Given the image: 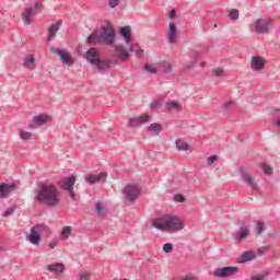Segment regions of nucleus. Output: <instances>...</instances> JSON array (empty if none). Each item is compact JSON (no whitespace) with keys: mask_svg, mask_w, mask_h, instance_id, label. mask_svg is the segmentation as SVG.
Masks as SVG:
<instances>
[{"mask_svg":"<svg viewBox=\"0 0 280 280\" xmlns=\"http://www.w3.org/2000/svg\"><path fill=\"white\" fill-rule=\"evenodd\" d=\"M36 200L46 207H58L60 205V191L56 185L43 182L38 185Z\"/></svg>","mask_w":280,"mask_h":280,"instance_id":"f257e3e1","label":"nucleus"},{"mask_svg":"<svg viewBox=\"0 0 280 280\" xmlns=\"http://www.w3.org/2000/svg\"><path fill=\"white\" fill-rule=\"evenodd\" d=\"M116 37L117 35L113 26H102L101 31L96 30L88 37V44L107 45L108 47H113Z\"/></svg>","mask_w":280,"mask_h":280,"instance_id":"f03ea898","label":"nucleus"},{"mask_svg":"<svg viewBox=\"0 0 280 280\" xmlns=\"http://www.w3.org/2000/svg\"><path fill=\"white\" fill-rule=\"evenodd\" d=\"M152 226L158 229V231H163L166 233H176V231H183L185 229V223L174 215H164L153 220Z\"/></svg>","mask_w":280,"mask_h":280,"instance_id":"7ed1b4c3","label":"nucleus"},{"mask_svg":"<svg viewBox=\"0 0 280 280\" xmlns=\"http://www.w3.org/2000/svg\"><path fill=\"white\" fill-rule=\"evenodd\" d=\"M40 12H43V1L40 0L25 8L21 14L24 25H32V16H36V14H40Z\"/></svg>","mask_w":280,"mask_h":280,"instance_id":"20e7f679","label":"nucleus"},{"mask_svg":"<svg viewBox=\"0 0 280 280\" xmlns=\"http://www.w3.org/2000/svg\"><path fill=\"white\" fill-rule=\"evenodd\" d=\"M47 231H49V228H47L46 224H44V223L36 224L31 228V233L26 237V240L30 243H32L33 246H38V244H40V240H42L40 235H43V233H47Z\"/></svg>","mask_w":280,"mask_h":280,"instance_id":"39448f33","label":"nucleus"},{"mask_svg":"<svg viewBox=\"0 0 280 280\" xmlns=\"http://www.w3.org/2000/svg\"><path fill=\"white\" fill-rule=\"evenodd\" d=\"M122 194L127 202L135 205V202H137V198H139V194H141V188L137 184H127Z\"/></svg>","mask_w":280,"mask_h":280,"instance_id":"423d86ee","label":"nucleus"},{"mask_svg":"<svg viewBox=\"0 0 280 280\" xmlns=\"http://www.w3.org/2000/svg\"><path fill=\"white\" fill-rule=\"evenodd\" d=\"M75 180H77L75 176L72 175L69 177H63L59 182V186L65 191L69 192L71 200H75V192H73V187L75 186Z\"/></svg>","mask_w":280,"mask_h":280,"instance_id":"0eeeda50","label":"nucleus"},{"mask_svg":"<svg viewBox=\"0 0 280 280\" xmlns=\"http://www.w3.org/2000/svg\"><path fill=\"white\" fill-rule=\"evenodd\" d=\"M50 51L51 54H55V56H59L61 62L67 67H71V65L75 62L71 54L66 49L50 48Z\"/></svg>","mask_w":280,"mask_h":280,"instance_id":"6e6552de","label":"nucleus"},{"mask_svg":"<svg viewBox=\"0 0 280 280\" xmlns=\"http://www.w3.org/2000/svg\"><path fill=\"white\" fill-rule=\"evenodd\" d=\"M240 267H222L214 269L213 277L217 279H226L229 277H233L236 272H238Z\"/></svg>","mask_w":280,"mask_h":280,"instance_id":"1a4fd4ad","label":"nucleus"},{"mask_svg":"<svg viewBox=\"0 0 280 280\" xmlns=\"http://www.w3.org/2000/svg\"><path fill=\"white\" fill-rule=\"evenodd\" d=\"M115 65H117V60L115 59H98L94 63V67L100 71V73H106V71L110 70Z\"/></svg>","mask_w":280,"mask_h":280,"instance_id":"9d476101","label":"nucleus"},{"mask_svg":"<svg viewBox=\"0 0 280 280\" xmlns=\"http://www.w3.org/2000/svg\"><path fill=\"white\" fill-rule=\"evenodd\" d=\"M240 174H242L244 183L248 185L254 191H259V186L257 185L256 180L253 179V175L244 168H240Z\"/></svg>","mask_w":280,"mask_h":280,"instance_id":"9b49d317","label":"nucleus"},{"mask_svg":"<svg viewBox=\"0 0 280 280\" xmlns=\"http://www.w3.org/2000/svg\"><path fill=\"white\" fill-rule=\"evenodd\" d=\"M114 48L116 51V58L117 60H120V62H126L130 58V48L128 50L124 45H116Z\"/></svg>","mask_w":280,"mask_h":280,"instance_id":"f8f14e48","label":"nucleus"},{"mask_svg":"<svg viewBox=\"0 0 280 280\" xmlns=\"http://www.w3.org/2000/svg\"><path fill=\"white\" fill-rule=\"evenodd\" d=\"M254 28L256 34H266L270 30V21L264 19L257 20L254 23Z\"/></svg>","mask_w":280,"mask_h":280,"instance_id":"ddd939ff","label":"nucleus"},{"mask_svg":"<svg viewBox=\"0 0 280 280\" xmlns=\"http://www.w3.org/2000/svg\"><path fill=\"white\" fill-rule=\"evenodd\" d=\"M150 121V116L148 114H143L137 118H129L128 127L137 128L138 126H143V124H148Z\"/></svg>","mask_w":280,"mask_h":280,"instance_id":"4468645a","label":"nucleus"},{"mask_svg":"<svg viewBox=\"0 0 280 280\" xmlns=\"http://www.w3.org/2000/svg\"><path fill=\"white\" fill-rule=\"evenodd\" d=\"M85 60H88L90 65H93V67H95V63L100 60V51H97V48L92 47L86 50Z\"/></svg>","mask_w":280,"mask_h":280,"instance_id":"2eb2a0df","label":"nucleus"},{"mask_svg":"<svg viewBox=\"0 0 280 280\" xmlns=\"http://www.w3.org/2000/svg\"><path fill=\"white\" fill-rule=\"evenodd\" d=\"M12 191H16V184H0V198H8Z\"/></svg>","mask_w":280,"mask_h":280,"instance_id":"dca6fc26","label":"nucleus"},{"mask_svg":"<svg viewBox=\"0 0 280 280\" xmlns=\"http://www.w3.org/2000/svg\"><path fill=\"white\" fill-rule=\"evenodd\" d=\"M167 40L171 45H175V43L178 40V32L176 30V23L174 22H171L168 25Z\"/></svg>","mask_w":280,"mask_h":280,"instance_id":"f3484780","label":"nucleus"},{"mask_svg":"<svg viewBox=\"0 0 280 280\" xmlns=\"http://www.w3.org/2000/svg\"><path fill=\"white\" fill-rule=\"evenodd\" d=\"M264 67H266V60H264V57H259V56L252 57L253 71H262Z\"/></svg>","mask_w":280,"mask_h":280,"instance_id":"a211bd4d","label":"nucleus"},{"mask_svg":"<svg viewBox=\"0 0 280 280\" xmlns=\"http://www.w3.org/2000/svg\"><path fill=\"white\" fill-rule=\"evenodd\" d=\"M62 25V20H59L57 23L51 24L48 28V37L47 40L48 43H51L54 40V37L58 34V31L60 30Z\"/></svg>","mask_w":280,"mask_h":280,"instance_id":"6ab92c4d","label":"nucleus"},{"mask_svg":"<svg viewBox=\"0 0 280 280\" xmlns=\"http://www.w3.org/2000/svg\"><path fill=\"white\" fill-rule=\"evenodd\" d=\"M120 36L124 37L127 45H130L132 43V28L130 26H121Z\"/></svg>","mask_w":280,"mask_h":280,"instance_id":"aec40b11","label":"nucleus"},{"mask_svg":"<svg viewBox=\"0 0 280 280\" xmlns=\"http://www.w3.org/2000/svg\"><path fill=\"white\" fill-rule=\"evenodd\" d=\"M46 268L49 272H54V275H62L65 272V265L60 262L47 265Z\"/></svg>","mask_w":280,"mask_h":280,"instance_id":"412c9836","label":"nucleus"},{"mask_svg":"<svg viewBox=\"0 0 280 280\" xmlns=\"http://www.w3.org/2000/svg\"><path fill=\"white\" fill-rule=\"evenodd\" d=\"M106 173H101L100 175H86L85 180L90 183V185H95V183H100V180H106Z\"/></svg>","mask_w":280,"mask_h":280,"instance_id":"4be33fe9","label":"nucleus"},{"mask_svg":"<svg viewBox=\"0 0 280 280\" xmlns=\"http://www.w3.org/2000/svg\"><path fill=\"white\" fill-rule=\"evenodd\" d=\"M147 130L151 137H159V135H161V130H163V126L153 122L147 128Z\"/></svg>","mask_w":280,"mask_h":280,"instance_id":"5701e85b","label":"nucleus"},{"mask_svg":"<svg viewBox=\"0 0 280 280\" xmlns=\"http://www.w3.org/2000/svg\"><path fill=\"white\" fill-rule=\"evenodd\" d=\"M255 259H257V255L255 254V252H245L241 256L240 264H246V261H253Z\"/></svg>","mask_w":280,"mask_h":280,"instance_id":"b1692460","label":"nucleus"},{"mask_svg":"<svg viewBox=\"0 0 280 280\" xmlns=\"http://www.w3.org/2000/svg\"><path fill=\"white\" fill-rule=\"evenodd\" d=\"M34 65H36V59L34 58V55H27L23 60L24 69H32Z\"/></svg>","mask_w":280,"mask_h":280,"instance_id":"393cba45","label":"nucleus"},{"mask_svg":"<svg viewBox=\"0 0 280 280\" xmlns=\"http://www.w3.org/2000/svg\"><path fill=\"white\" fill-rule=\"evenodd\" d=\"M180 108H183V105L177 101H170L166 103L167 110H180Z\"/></svg>","mask_w":280,"mask_h":280,"instance_id":"a878e982","label":"nucleus"},{"mask_svg":"<svg viewBox=\"0 0 280 280\" xmlns=\"http://www.w3.org/2000/svg\"><path fill=\"white\" fill-rule=\"evenodd\" d=\"M248 236V228L241 229L238 234L235 235L236 242H243Z\"/></svg>","mask_w":280,"mask_h":280,"instance_id":"bb28decb","label":"nucleus"},{"mask_svg":"<svg viewBox=\"0 0 280 280\" xmlns=\"http://www.w3.org/2000/svg\"><path fill=\"white\" fill-rule=\"evenodd\" d=\"M47 119H48L47 116L39 115V116H34L32 121L37 126H44V124H47Z\"/></svg>","mask_w":280,"mask_h":280,"instance_id":"cd10ccee","label":"nucleus"},{"mask_svg":"<svg viewBox=\"0 0 280 280\" xmlns=\"http://www.w3.org/2000/svg\"><path fill=\"white\" fill-rule=\"evenodd\" d=\"M34 137V135L30 131H26L25 129H20V139L22 141H31V139Z\"/></svg>","mask_w":280,"mask_h":280,"instance_id":"c85d7f7f","label":"nucleus"},{"mask_svg":"<svg viewBox=\"0 0 280 280\" xmlns=\"http://www.w3.org/2000/svg\"><path fill=\"white\" fill-rule=\"evenodd\" d=\"M176 148L179 150V152L187 151L189 150V144H187V142L183 141L182 139H178L176 140Z\"/></svg>","mask_w":280,"mask_h":280,"instance_id":"c756f323","label":"nucleus"},{"mask_svg":"<svg viewBox=\"0 0 280 280\" xmlns=\"http://www.w3.org/2000/svg\"><path fill=\"white\" fill-rule=\"evenodd\" d=\"M95 211H96V214L100 218H104V214L106 213V210L104 209V206H102V201L96 202Z\"/></svg>","mask_w":280,"mask_h":280,"instance_id":"7c9ffc66","label":"nucleus"},{"mask_svg":"<svg viewBox=\"0 0 280 280\" xmlns=\"http://www.w3.org/2000/svg\"><path fill=\"white\" fill-rule=\"evenodd\" d=\"M256 233L257 235H261V233H264L266 231V223H264V221H258L256 223Z\"/></svg>","mask_w":280,"mask_h":280,"instance_id":"2f4dec72","label":"nucleus"},{"mask_svg":"<svg viewBox=\"0 0 280 280\" xmlns=\"http://www.w3.org/2000/svg\"><path fill=\"white\" fill-rule=\"evenodd\" d=\"M130 51H135L138 58H141L143 56V49H141L138 44L131 45Z\"/></svg>","mask_w":280,"mask_h":280,"instance_id":"473e14b6","label":"nucleus"},{"mask_svg":"<svg viewBox=\"0 0 280 280\" xmlns=\"http://www.w3.org/2000/svg\"><path fill=\"white\" fill-rule=\"evenodd\" d=\"M70 235H71V226L67 225L61 231V238L62 240H69Z\"/></svg>","mask_w":280,"mask_h":280,"instance_id":"72a5a7b5","label":"nucleus"},{"mask_svg":"<svg viewBox=\"0 0 280 280\" xmlns=\"http://www.w3.org/2000/svg\"><path fill=\"white\" fill-rule=\"evenodd\" d=\"M260 167H261L264 174H266L267 176H272V167H270L268 164L262 163V164H260Z\"/></svg>","mask_w":280,"mask_h":280,"instance_id":"f704fd0d","label":"nucleus"},{"mask_svg":"<svg viewBox=\"0 0 280 280\" xmlns=\"http://www.w3.org/2000/svg\"><path fill=\"white\" fill-rule=\"evenodd\" d=\"M230 18L232 19V21H237V19H240V10L232 9L230 11Z\"/></svg>","mask_w":280,"mask_h":280,"instance_id":"c9c22d12","label":"nucleus"},{"mask_svg":"<svg viewBox=\"0 0 280 280\" xmlns=\"http://www.w3.org/2000/svg\"><path fill=\"white\" fill-rule=\"evenodd\" d=\"M164 253H172L174 250V244L172 243H165L163 245Z\"/></svg>","mask_w":280,"mask_h":280,"instance_id":"e433bc0d","label":"nucleus"},{"mask_svg":"<svg viewBox=\"0 0 280 280\" xmlns=\"http://www.w3.org/2000/svg\"><path fill=\"white\" fill-rule=\"evenodd\" d=\"M273 115L278 117V120L275 121V126L280 129V109H276Z\"/></svg>","mask_w":280,"mask_h":280,"instance_id":"4c0bfd02","label":"nucleus"},{"mask_svg":"<svg viewBox=\"0 0 280 280\" xmlns=\"http://www.w3.org/2000/svg\"><path fill=\"white\" fill-rule=\"evenodd\" d=\"M223 73H224V69H222V68H217L213 70V75L215 78H220Z\"/></svg>","mask_w":280,"mask_h":280,"instance_id":"58836bf2","label":"nucleus"},{"mask_svg":"<svg viewBox=\"0 0 280 280\" xmlns=\"http://www.w3.org/2000/svg\"><path fill=\"white\" fill-rule=\"evenodd\" d=\"M13 213H14V208H8V209L3 212L2 217H3V218H10V215H12Z\"/></svg>","mask_w":280,"mask_h":280,"instance_id":"ea45409f","label":"nucleus"},{"mask_svg":"<svg viewBox=\"0 0 280 280\" xmlns=\"http://www.w3.org/2000/svg\"><path fill=\"white\" fill-rule=\"evenodd\" d=\"M89 277H90V275L86 271H80L79 272V279L80 280H89Z\"/></svg>","mask_w":280,"mask_h":280,"instance_id":"a19ab883","label":"nucleus"},{"mask_svg":"<svg viewBox=\"0 0 280 280\" xmlns=\"http://www.w3.org/2000/svg\"><path fill=\"white\" fill-rule=\"evenodd\" d=\"M215 161H218V156L217 155H210L207 160V164L208 165H213V163H215Z\"/></svg>","mask_w":280,"mask_h":280,"instance_id":"79ce46f5","label":"nucleus"},{"mask_svg":"<svg viewBox=\"0 0 280 280\" xmlns=\"http://www.w3.org/2000/svg\"><path fill=\"white\" fill-rule=\"evenodd\" d=\"M174 200L175 202H185V196H183L182 194H177L174 196Z\"/></svg>","mask_w":280,"mask_h":280,"instance_id":"37998d69","label":"nucleus"},{"mask_svg":"<svg viewBox=\"0 0 280 280\" xmlns=\"http://www.w3.org/2000/svg\"><path fill=\"white\" fill-rule=\"evenodd\" d=\"M144 70H147L148 71V73H156V68H154V67H152V66H150V65H145L144 66Z\"/></svg>","mask_w":280,"mask_h":280,"instance_id":"c03bdc74","label":"nucleus"},{"mask_svg":"<svg viewBox=\"0 0 280 280\" xmlns=\"http://www.w3.org/2000/svg\"><path fill=\"white\" fill-rule=\"evenodd\" d=\"M108 5L109 8L115 9L117 5H119V0H109Z\"/></svg>","mask_w":280,"mask_h":280,"instance_id":"a18cd8bd","label":"nucleus"},{"mask_svg":"<svg viewBox=\"0 0 280 280\" xmlns=\"http://www.w3.org/2000/svg\"><path fill=\"white\" fill-rule=\"evenodd\" d=\"M158 108H161V102L155 101L151 104V110H156Z\"/></svg>","mask_w":280,"mask_h":280,"instance_id":"49530a36","label":"nucleus"},{"mask_svg":"<svg viewBox=\"0 0 280 280\" xmlns=\"http://www.w3.org/2000/svg\"><path fill=\"white\" fill-rule=\"evenodd\" d=\"M194 69V62H188L186 66H184L183 70L184 71H191Z\"/></svg>","mask_w":280,"mask_h":280,"instance_id":"de8ad7c7","label":"nucleus"},{"mask_svg":"<svg viewBox=\"0 0 280 280\" xmlns=\"http://www.w3.org/2000/svg\"><path fill=\"white\" fill-rule=\"evenodd\" d=\"M168 19H176V9L171 10L167 13Z\"/></svg>","mask_w":280,"mask_h":280,"instance_id":"09e8293b","label":"nucleus"},{"mask_svg":"<svg viewBox=\"0 0 280 280\" xmlns=\"http://www.w3.org/2000/svg\"><path fill=\"white\" fill-rule=\"evenodd\" d=\"M233 102H228L223 105V110H229V108H233Z\"/></svg>","mask_w":280,"mask_h":280,"instance_id":"8fccbe9b","label":"nucleus"},{"mask_svg":"<svg viewBox=\"0 0 280 280\" xmlns=\"http://www.w3.org/2000/svg\"><path fill=\"white\" fill-rule=\"evenodd\" d=\"M252 280H266V276L264 275L252 276Z\"/></svg>","mask_w":280,"mask_h":280,"instance_id":"3c124183","label":"nucleus"},{"mask_svg":"<svg viewBox=\"0 0 280 280\" xmlns=\"http://www.w3.org/2000/svg\"><path fill=\"white\" fill-rule=\"evenodd\" d=\"M172 71V65L164 66V73H170Z\"/></svg>","mask_w":280,"mask_h":280,"instance_id":"603ef678","label":"nucleus"},{"mask_svg":"<svg viewBox=\"0 0 280 280\" xmlns=\"http://www.w3.org/2000/svg\"><path fill=\"white\" fill-rule=\"evenodd\" d=\"M179 280H196V277H194V276H186V277L180 278Z\"/></svg>","mask_w":280,"mask_h":280,"instance_id":"864d4df0","label":"nucleus"},{"mask_svg":"<svg viewBox=\"0 0 280 280\" xmlns=\"http://www.w3.org/2000/svg\"><path fill=\"white\" fill-rule=\"evenodd\" d=\"M28 128H30L31 130H34V129L38 128V125L33 122V124H31V125L28 126Z\"/></svg>","mask_w":280,"mask_h":280,"instance_id":"5fc2aeb1","label":"nucleus"},{"mask_svg":"<svg viewBox=\"0 0 280 280\" xmlns=\"http://www.w3.org/2000/svg\"><path fill=\"white\" fill-rule=\"evenodd\" d=\"M49 246L51 249L56 248V244H54V243H50Z\"/></svg>","mask_w":280,"mask_h":280,"instance_id":"6e6d98bb","label":"nucleus"},{"mask_svg":"<svg viewBox=\"0 0 280 280\" xmlns=\"http://www.w3.org/2000/svg\"><path fill=\"white\" fill-rule=\"evenodd\" d=\"M198 58H200L198 55H195L194 59L198 60Z\"/></svg>","mask_w":280,"mask_h":280,"instance_id":"4d7b16f0","label":"nucleus"},{"mask_svg":"<svg viewBox=\"0 0 280 280\" xmlns=\"http://www.w3.org/2000/svg\"><path fill=\"white\" fill-rule=\"evenodd\" d=\"M207 63L206 62H201L200 63V67H205Z\"/></svg>","mask_w":280,"mask_h":280,"instance_id":"13d9d810","label":"nucleus"},{"mask_svg":"<svg viewBox=\"0 0 280 280\" xmlns=\"http://www.w3.org/2000/svg\"><path fill=\"white\" fill-rule=\"evenodd\" d=\"M262 250H265V252H266V250H268V248H267V247H262Z\"/></svg>","mask_w":280,"mask_h":280,"instance_id":"bf43d9fd","label":"nucleus"},{"mask_svg":"<svg viewBox=\"0 0 280 280\" xmlns=\"http://www.w3.org/2000/svg\"><path fill=\"white\" fill-rule=\"evenodd\" d=\"M1 250H3V247L0 246V253H1Z\"/></svg>","mask_w":280,"mask_h":280,"instance_id":"052dcab7","label":"nucleus"}]
</instances>
